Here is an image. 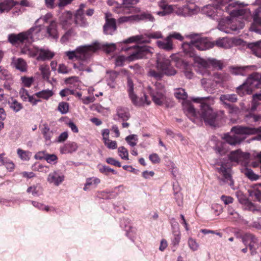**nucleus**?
<instances>
[{
	"label": "nucleus",
	"instance_id": "1",
	"mask_svg": "<svg viewBox=\"0 0 261 261\" xmlns=\"http://www.w3.org/2000/svg\"><path fill=\"white\" fill-rule=\"evenodd\" d=\"M213 2L215 4V6L211 4L205 6L202 9L203 13L214 19L216 16H221L222 11H225L230 15L220 21L218 29L220 31L229 34L231 31H237L243 28V22H239L237 26L234 23L240 21L239 16L250 13L249 10L243 9L247 6V4L232 0H213Z\"/></svg>",
	"mask_w": 261,
	"mask_h": 261
},
{
	"label": "nucleus",
	"instance_id": "2",
	"mask_svg": "<svg viewBox=\"0 0 261 261\" xmlns=\"http://www.w3.org/2000/svg\"><path fill=\"white\" fill-rule=\"evenodd\" d=\"M174 95L177 99L184 100L182 102L184 111L193 122L198 123L199 121L203 120L206 123L210 125H214L217 115L213 109L206 103V102L214 103V99L213 97H198L192 98V100L194 102L201 104V112L200 113H197L191 102L186 100L188 94L184 89L177 88L175 89Z\"/></svg>",
	"mask_w": 261,
	"mask_h": 261
},
{
	"label": "nucleus",
	"instance_id": "3",
	"mask_svg": "<svg viewBox=\"0 0 261 261\" xmlns=\"http://www.w3.org/2000/svg\"><path fill=\"white\" fill-rule=\"evenodd\" d=\"M258 133H261V126L257 128L240 125L233 126L229 133L225 134L222 137L225 142H218L215 147V150L219 155H225L229 150L227 143L235 146L245 139V135H253Z\"/></svg>",
	"mask_w": 261,
	"mask_h": 261
},
{
	"label": "nucleus",
	"instance_id": "4",
	"mask_svg": "<svg viewBox=\"0 0 261 261\" xmlns=\"http://www.w3.org/2000/svg\"><path fill=\"white\" fill-rule=\"evenodd\" d=\"M40 26L33 27L28 31L20 33L18 34H10L8 40L13 45L22 43L21 53L30 57H34L38 55V47L32 44L35 39H42L43 34H40Z\"/></svg>",
	"mask_w": 261,
	"mask_h": 261
},
{
	"label": "nucleus",
	"instance_id": "5",
	"mask_svg": "<svg viewBox=\"0 0 261 261\" xmlns=\"http://www.w3.org/2000/svg\"><path fill=\"white\" fill-rule=\"evenodd\" d=\"M100 47L96 44L83 45L77 47L75 50L66 51L64 54L69 60H77L76 63L73 64L74 69L77 72H91L92 69L90 57L92 54L96 51Z\"/></svg>",
	"mask_w": 261,
	"mask_h": 261
},
{
	"label": "nucleus",
	"instance_id": "6",
	"mask_svg": "<svg viewBox=\"0 0 261 261\" xmlns=\"http://www.w3.org/2000/svg\"><path fill=\"white\" fill-rule=\"evenodd\" d=\"M191 41L190 42H184L182 45L184 52L189 56L195 55L194 47L198 50H204L214 46L215 43L206 38L201 37L200 35L195 34L187 36Z\"/></svg>",
	"mask_w": 261,
	"mask_h": 261
},
{
	"label": "nucleus",
	"instance_id": "7",
	"mask_svg": "<svg viewBox=\"0 0 261 261\" xmlns=\"http://www.w3.org/2000/svg\"><path fill=\"white\" fill-rule=\"evenodd\" d=\"M125 51H129V56L125 57L124 56H119L116 58L115 64L116 66H122L123 63L128 60L132 61L136 59L148 58L153 52V49L149 46H134L126 48L124 49Z\"/></svg>",
	"mask_w": 261,
	"mask_h": 261
},
{
	"label": "nucleus",
	"instance_id": "8",
	"mask_svg": "<svg viewBox=\"0 0 261 261\" xmlns=\"http://www.w3.org/2000/svg\"><path fill=\"white\" fill-rule=\"evenodd\" d=\"M156 62L157 71L153 69H150L148 72L149 76L156 80H160L163 77L164 74L168 76L174 75L176 74V70L170 66L169 60L166 58L164 55H157Z\"/></svg>",
	"mask_w": 261,
	"mask_h": 261
},
{
	"label": "nucleus",
	"instance_id": "9",
	"mask_svg": "<svg viewBox=\"0 0 261 261\" xmlns=\"http://www.w3.org/2000/svg\"><path fill=\"white\" fill-rule=\"evenodd\" d=\"M190 57L193 58L194 66L197 68V72L203 75H209L210 72L208 69L211 67L218 68L219 69H222L223 68L222 63L215 59H204L196 55Z\"/></svg>",
	"mask_w": 261,
	"mask_h": 261
},
{
	"label": "nucleus",
	"instance_id": "10",
	"mask_svg": "<svg viewBox=\"0 0 261 261\" xmlns=\"http://www.w3.org/2000/svg\"><path fill=\"white\" fill-rule=\"evenodd\" d=\"M256 88H261V74L254 73L248 77L245 83L237 88V92L243 96L251 94Z\"/></svg>",
	"mask_w": 261,
	"mask_h": 261
},
{
	"label": "nucleus",
	"instance_id": "11",
	"mask_svg": "<svg viewBox=\"0 0 261 261\" xmlns=\"http://www.w3.org/2000/svg\"><path fill=\"white\" fill-rule=\"evenodd\" d=\"M147 91L155 105L161 106L166 102L165 88L161 83L156 82L152 87L148 86Z\"/></svg>",
	"mask_w": 261,
	"mask_h": 261
},
{
	"label": "nucleus",
	"instance_id": "12",
	"mask_svg": "<svg viewBox=\"0 0 261 261\" xmlns=\"http://www.w3.org/2000/svg\"><path fill=\"white\" fill-rule=\"evenodd\" d=\"M127 91L129 97L134 105L138 106L149 105L150 101L147 98L146 95L143 98H139L134 91V84L132 80L128 77L127 79Z\"/></svg>",
	"mask_w": 261,
	"mask_h": 261
},
{
	"label": "nucleus",
	"instance_id": "13",
	"mask_svg": "<svg viewBox=\"0 0 261 261\" xmlns=\"http://www.w3.org/2000/svg\"><path fill=\"white\" fill-rule=\"evenodd\" d=\"M107 3L110 6H113L114 11L118 14H129L140 11L139 8L133 7L132 5H124L123 3V5H121L113 0H108Z\"/></svg>",
	"mask_w": 261,
	"mask_h": 261
},
{
	"label": "nucleus",
	"instance_id": "14",
	"mask_svg": "<svg viewBox=\"0 0 261 261\" xmlns=\"http://www.w3.org/2000/svg\"><path fill=\"white\" fill-rule=\"evenodd\" d=\"M231 165L229 162L225 160H220L216 164V169L225 180L231 179Z\"/></svg>",
	"mask_w": 261,
	"mask_h": 261
},
{
	"label": "nucleus",
	"instance_id": "15",
	"mask_svg": "<svg viewBox=\"0 0 261 261\" xmlns=\"http://www.w3.org/2000/svg\"><path fill=\"white\" fill-rule=\"evenodd\" d=\"M238 199L244 210L251 212L254 214L261 215V205L252 202L243 196L238 197Z\"/></svg>",
	"mask_w": 261,
	"mask_h": 261
},
{
	"label": "nucleus",
	"instance_id": "16",
	"mask_svg": "<svg viewBox=\"0 0 261 261\" xmlns=\"http://www.w3.org/2000/svg\"><path fill=\"white\" fill-rule=\"evenodd\" d=\"M65 179L64 173L59 170H54L50 172L47 177V181L50 184L55 186L60 185Z\"/></svg>",
	"mask_w": 261,
	"mask_h": 261
},
{
	"label": "nucleus",
	"instance_id": "17",
	"mask_svg": "<svg viewBox=\"0 0 261 261\" xmlns=\"http://www.w3.org/2000/svg\"><path fill=\"white\" fill-rule=\"evenodd\" d=\"M228 158L231 162L245 164L249 158V154L243 152L241 150L238 149L231 151L229 154Z\"/></svg>",
	"mask_w": 261,
	"mask_h": 261
},
{
	"label": "nucleus",
	"instance_id": "18",
	"mask_svg": "<svg viewBox=\"0 0 261 261\" xmlns=\"http://www.w3.org/2000/svg\"><path fill=\"white\" fill-rule=\"evenodd\" d=\"M106 23L103 26V31L106 34L111 35L116 30V20L112 17L111 14L106 13Z\"/></svg>",
	"mask_w": 261,
	"mask_h": 261
},
{
	"label": "nucleus",
	"instance_id": "19",
	"mask_svg": "<svg viewBox=\"0 0 261 261\" xmlns=\"http://www.w3.org/2000/svg\"><path fill=\"white\" fill-rule=\"evenodd\" d=\"M86 5L85 4H81L75 15V23L82 27H86L88 24L86 19L84 17V9Z\"/></svg>",
	"mask_w": 261,
	"mask_h": 261
},
{
	"label": "nucleus",
	"instance_id": "20",
	"mask_svg": "<svg viewBox=\"0 0 261 261\" xmlns=\"http://www.w3.org/2000/svg\"><path fill=\"white\" fill-rule=\"evenodd\" d=\"M171 58L173 61H174L176 62V65L177 67H180L179 66V64L181 63V66H182L184 68V72L185 74V76L189 79H191L194 75V73L192 72L191 70L189 68V64L185 62L182 61H181L178 55L177 54H173L171 56Z\"/></svg>",
	"mask_w": 261,
	"mask_h": 261
},
{
	"label": "nucleus",
	"instance_id": "21",
	"mask_svg": "<svg viewBox=\"0 0 261 261\" xmlns=\"http://www.w3.org/2000/svg\"><path fill=\"white\" fill-rule=\"evenodd\" d=\"M46 34L45 36L46 37L54 39H58L59 37V32L57 29V23L55 20H51L48 25L45 29Z\"/></svg>",
	"mask_w": 261,
	"mask_h": 261
},
{
	"label": "nucleus",
	"instance_id": "22",
	"mask_svg": "<svg viewBox=\"0 0 261 261\" xmlns=\"http://www.w3.org/2000/svg\"><path fill=\"white\" fill-rule=\"evenodd\" d=\"M248 192L254 200L261 202V183L251 186Z\"/></svg>",
	"mask_w": 261,
	"mask_h": 261
},
{
	"label": "nucleus",
	"instance_id": "23",
	"mask_svg": "<svg viewBox=\"0 0 261 261\" xmlns=\"http://www.w3.org/2000/svg\"><path fill=\"white\" fill-rule=\"evenodd\" d=\"M220 101L224 107H230V103L236 102L238 100L237 96L234 94H222L220 96Z\"/></svg>",
	"mask_w": 261,
	"mask_h": 261
},
{
	"label": "nucleus",
	"instance_id": "24",
	"mask_svg": "<svg viewBox=\"0 0 261 261\" xmlns=\"http://www.w3.org/2000/svg\"><path fill=\"white\" fill-rule=\"evenodd\" d=\"M72 14L69 12H66L62 15L60 18V23L64 30L68 29L72 23Z\"/></svg>",
	"mask_w": 261,
	"mask_h": 261
},
{
	"label": "nucleus",
	"instance_id": "25",
	"mask_svg": "<svg viewBox=\"0 0 261 261\" xmlns=\"http://www.w3.org/2000/svg\"><path fill=\"white\" fill-rule=\"evenodd\" d=\"M37 59L38 60H46L51 59L55 56V53L47 48H38Z\"/></svg>",
	"mask_w": 261,
	"mask_h": 261
},
{
	"label": "nucleus",
	"instance_id": "26",
	"mask_svg": "<svg viewBox=\"0 0 261 261\" xmlns=\"http://www.w3.org/2000/svg\"><path fill=\"white\" fill-rule=\"evenodd\" d=\"M17 2L13 0H3L0 2V13L9 12L14 6L18 5Z\"/></svg>",
	"mask_w": 261,
	"mask_h": 261
},
{
	"label": "nucleus",
	"instance_id": "27",
	"mask_svg": "<svg viewBox=\"0 0 261 261\" xmlns=\"http://www.w3.org/2000/svg\"><path fill=\"white\" fill-rule=\"evenodd\" d=\"M100 182V180L98 177H91L87 178L84 185L83 190L85 191H87L91 189L95 188Z\"/></svg>",
	"mask_w": 261,
	"mask_h": 261
},
{
	"label": "nucleus",
	"instance_id": "28",
	"mask_svg": "<svg viewBox=\"0 0 261 261\" xmlns=\"http://www.w3.org/2000/svg\"><path fill=\"white\" fill-rule=\"evenodd\" d=\"M156 44L160 48L167 51H170L173 48L172 41L170 39L168 36L163 40L158 41Z\"/></svg>",
	"mask_w": 261,
	"mask_h": 261
},
{
	"label": "nucleus",
	"instance_id": "29",
	"mask_svg": "<svg viewBox=\"0 0 261 261\" xmlns=\"http://www.w3.org/2000/svg\"><path fill=\"white\" fill-rule=\"evenodd\" d=\"M41 133L45 140V144L50 145L51 143V139L53 136V132L50 129V128L46 123H44L42 125Z\"/></svg>",
	"mask_w": 261,
	"mask_h": 261
},
{
	"label": "nucleus",
	"instance_id": "30",
	"mask_svg": "<svg viewBox=\"0 0 261 261\" xmlns=\"http://www.w3.org/2000/svg\"><path fill=\"white\" fill-rule=\"evenodd\" d=\"M247 47L255 56L261 58V40L248 43Z\"/></svg>",
	"mask_w": 261,
	"mask_h": 261
},
{
	"label": "nucleus",
	"instance_id": "31",
	"mask_svg": "<svg viewBox=\"0 0 261 261\" xmlns=\"http://www.w3.org/2000/svg\"><path fill=\"white\" fill-rule=\"evenodd\" d=\"M78 148L77 144L75 142H70L64 144L60 147V151L62 154L70 153L75 151Z\"/></svg>",
	"mask_w": 261,
	"mask_h": 261
},
{
	"label": "nucleus",
	"instance_id": "32",
	"mask_svg": "<svg viewBox=\"0 0 261 261\" xmlns=\"http://www.w3.org/2000/svg\"><path fill=\"white\" fill-rule=\"evenodd\" d=\"M12 64L14 67L21 72L26 71L27 70V63L22 58H13Z\"/></svg>",
	"mask_w": 261,
	"mask_h": 261
},
{
	"label": "nucleus",
	"instance_id": "33",
	"mask_svg": "<svg viewBox=\"0 0 261 261\" xmlns=\"http://www.w3.org/2000/svg\"><path fill=\"white\" fill-rule=\"evenodd\" d=\"M219 47L228 49L231 47V38L223 37L218 38L214 43Z\"/></svg>",
	"mask_w": 261,
	"mask_h": 261
},
{
	"label": "nucleus",
	"instance_id": "34",
	"mask_svg": "<svg viewBox=\"0 0 261 261\" xmlns=\"http://www.w3.org/2000/svg\"><path fill=\"white\" fill-rule=\"evenodd\" d=\"M117 72L114 71H107L106 79L107 85L111 88L115 87V81L117 76Z\"/></svg>",
	"mask_w": 261,
	"mask_h": 261
},
{
	"label": "nucleus",
	"instance_id": "35",
	"mask_svg": "<svg viewBox=\"0 0 261 261\" xmlns=\"http://www.w3.org/2000/svg\"><path fill=\"white\" fill-rule=\"evenodd\" d=\"M230 79L229 75L226 73H216L213 75V80L216 84H223Z\"/></svg>",
	"mask_w": 261,
	"mask_h": 261
},
{
	"label": "nucleus",
	"instance_id": "36",
	"mask_svg": "<svg viewBox=\"0 0 261 261\" xmlns=\"http://www.w3.org/2000/svg\"><path fill=\"white\" fill-rule=\"evenodd\" d=\"M54 94L52 90L44 89L35 93L34 96L44 100H48Z\"/></svg>",
	"mask_w": 261,
	"mask_h": 261
},
{
	"label": "nucleus",
	"instance_id": "37",
	"mask_svg": "<svg viewBox=\"0 0 261 261\" xmlns=\"http://www.w3.org/2000/svg\"><path fill=\"white\" fill-rule=\"evenodd\" d=\"M52 18V14L51 13H48L46 14L45 15L41 16L40 18H39L35 22V25L34 27L36 26H40L41 28V31L40 32V34H42V23H47L48 21H50V19Z\"/></svg>",
	"mask_w": 261,
	"mask_h": 261
},
{
	"label": "nucleus",
	"instance_id": "38",
	"mask_svg": "<svg viewBox=\"0 0 261 261\" xmlns=\"http://www.w3.org/2000/svg\"><path fill=\"white\" fill-rule=\"evenodd\" d=\"M117 115L123 120H127L129 118L128 109L122 107H118L117 108Z\"/></svg>",
	"mask_w": 261,
	"mask_h": 261
},
{
	"label": "nucleus",
	"instance_id": "39",
	"mask_svg": "<svg viewBox=\"0 0 261 261\" xmlns=\"http://www.w3.org/2000/svg\"><path fill=\"white\" fill-rule=\"evenodd\" d=\"M187 245L190 250L193 252L197 251L200 248V245L197 240L190 237L187 240Z\"/></svg>",
	"mask_w": 261,
	"mask_h": 261
},
{
	"label": "nucleus",
	"instance_id": "40",
	"mask_svg": "<svg viewBox=\"0 0 261 261\" xmlns=\"http://www.w3.org/2000/svg\"><path fill=\"white\" fill-rule=\"evenodd\" d=\"M42 191V187L39 184L33 185L29 187L27 190L28 193H31L34 196H39Z\"/></svg>",
	"mask_w": 261,
	"mask_h": 261
},
{
	"label": "nucleus",
	"instance_id": "41",
	"mask_svg": "<svg viewBox=\"0 0 261 261\" xmlns=\"http://www.w3.org/2000/svg\"><path fill=\"white\" fill-rule=\"evenodd\" d=\"M137 20H146L150 22H154L155 18L149 12H143L140 14H137Z\"/></svg>",
	"mask_w": 261,
	"mask_h": 261
},
{
	"label": "nucleus",
	"instance_id": "42",
	"mask_svg": "<svg viewBox=\"0 0 261 261\" xmlns=\"http://www.w3.org/2000/svg\"><path fill=\"white\" fill-rule=\"evenodd\" d=\"M252 67L253 66L233 67L230 68V72L234 75H244L246 74V70Z\"/></svg>",
	"mask_w": 261,
	"mask_h": 261
},
{
	"label": "nucleus",
	"instance_id": "43",
	"mask_svg": "<svg viewBox=\"0 0 261 261\" xmlns=\"http://www.w3.org/2000/svg\"><path fill=\"white\" fill-rule=\"evenodd\" d=\"M8 103L11 109H12L15 112H18L22 109V106L21 103L19 102L16 99L13 97L10 98Z\"/></svg>",
	"mask_w": 261,
	"mask_h": 261
},
{
	"label": "nucleus",
	"instance_id": "44",
	"mask_svg": "<svg viewBox=\"0 0 261 261\" xmlns=\"http://www.w3.org/2000/svg\"><path fill=\"white\" fill-rule=\"evenodd\" d=\"M39 69L41 72L42 79L44 80L48 81L50 74L49 67L47 65L43 64L39 66Z\"/></svg>",
	"mask_w": 261,
	"mask_h": 261
},
{
	"label": "nucleus",
	"instance_id": "45",
	"mask_svg": "<svg viewBox=\"0 0 261 261\" xmlns=\"http://www.w3.org/2000/svg\"><path fill=\"white\" fill-rule=\"evenodd\" d=\"M32 204L36 208H38L41 211H45L46 212H51L54 211L55 208L53 207L49 206L48 205H46L42 203L39 202L38 201H32Z\"/></svg>",
	"mask_w": 261,
	"mask_h": 261
},
{
	"label": "nucleus",
	"instance_id": "46",
	"mask_svg": "<svg viewBox=\"0 0 261 261\" xmlns=\"http://www.w3.org/2000/svg\"><path fill=\"white\" fill-rule=\"evenodd\" d=\"M93 44H98L100 47L97 49H102L107 53H110L114 51L116 49V45L114 43L111 44H101L98 42H95Z\"/></svg>",
	"mask_w": 261,
	"mask_h": 261
},
{
	"label": "nucleus",
	"instance_id": "47",
	"mask_svg": "<svg viewBox=\"0 0 261 261\" xmlns=\"http://www.w3.org/2000/svg\"><path fill=\"white\" fill-rule=\"evenodd\" d=\"M17 153L19 158L23 161H29L32 156L31 152L23 150L20 148L17 149Z\"/></svg>",
	"mask_w": 261,
	"mask_h": 261
},
{
	"label": "nucleus",
	"instance_id": "48",
	"mask_svg": "<svg viewBox=\"0 0 261 261\" xmlns=\"http://www.w3.org/2000/svg\"><path fill=\"white\" fill-rule=\"evenodd\" d=\"M227 212L229 218L232 219L233 221H238L240 220L242 218L240 214L230 206L228 207Z\"/></svg>",
	"mask_w": 261,
	"mask_h": 261
},
{
	"label": "nucleus",
	"instance_id": "49",
	"mask_svg": "<svg viewBox=\"0 0 261 261\" xmlns=\"http://www.w3.org/2000/svg\"><path fill=\"white\" fill-rule=\"evenodd\" d=\"M189 11L188 9V4L182 7H179L177 5L175 14L180 16L189 17Z\"/></svg>",
	"mask_w": 261,
	"mask_h": 261
},
{
	"label": "nucleus",
	"instance_id": "50",
	"mask_svg": "<svg viewBox=\"0 0 261 261\" xmlns=\"http://www.w3.org/2000/svg\"><path fill=\"white\" fill-rule=\"evenodd\" d=\"M75 35V33L72 29H69L62 36L60 41L62 43H65L69 41Z\"/></svg>",
	"mask_w": 261,
	"mask_h": 261
},
{
	"label": "nucleus",
	"instance_id": "51",
	"mask_svg": "<svg viewBox=\"0 0 261 261\" xmlns=\"http://www.w3.org/2000/svg\"><path fill=\"white\" fill-rule=\"evenodd\" d=\"M135 42L139 43H148L149 41L147 40L143 39L142 36L141 35L132 36L123 41V42L125 43H132Z\"/></svg>",
	"mask_w": 261,
	"mask_h": 261
},
{
	"label": "nucleus",
	"instance_id": "52",
	"mask_svg": "<svg viewBox=\"0 0 261 261\" xmlns=\"http://www.w3.org/2000/svg\"><path fill=\"white\" fill-rule=\"evenodd\" d=\"M202 86L207 91H210L211 89H214L216 86L215 84L212 83L211 80L207 79H202L201 81Z\"/></svg>",
	"mask_w": 261,
	"mask_h": 261
},
{
	"label": "nucleus",
	"instance_id": "53",
	"mask_svg": "<svg viewBox=\"0 0 261 261\" xmlns=\"http://www.w3.org/2000/svg\"><path fill=\"white\" fill-rule=\"evenodd\" d=\"M250 29L252 31L261 34V19H255Z\"/></svg>",
	"mask_w": 261,
	"mask_h": 261
},
{
	"label": "nucleus",
	"instance_id": "54",
	"mask_svg": "<svg viewBox=\"0 0 261 261\" xmlns=\"http://www.w3.org/2000/svg\"><path fill=\"white\" fill-rule=\"evenodd\" d=\"M177 229L174 230L173 231V237L172 238V243L174 245H177L180 242L181 236L180 232L178 227V224H177Z\"/></svg>",
	"mask_w": 261,
	"mask_h": 261
},
{
	"label": "nucleus",
	"instance_id": "55",
	"mask_svg": "<svg viewBox=\"0 0 261 261\" xmlns=\"http://www.w3.org/2000/svg\"><path fill=\"white\" fill-rule=\"evenodd\" d=\"M125 140L131 147H134L137 144L138 136L136 135H130L125 138Z\"/></svg>",
	"mask_w": 261,
	"mask_h": 261
},
{
	"label": "nucleus",
	"instance_id": "56",
	"mask_svg": "<svg viewBox=\"0 0 261 261\" xmlns=\"http://www.w3.org/2000/svg\"><path fill=\"white\" fill-rule=\"evenodd\" d=\"M188 9L189 11V17L197 14L200 11V9L193 3L188 4Z\"/></svg>",
	"mask_w": 261,
	"mask_h": 261
},
{
	"label": "nucleus",
	"instance_id": "57",
	"mask_svg": "<svg viewBox=\"0 0 261 261\" xmlns=\"http://www.w3.org/2000/svg\"><path fill=\"white\" fill-rule=\"evenodd\" d=\"M125 231L127 236L131 240L134 241L136 236L137 229L135 227H134L132 226H131L130 227L126 229Z\"/></svg>",
	"mask_w": 261,
	"mask_h": 261
},
{
	"label": "nucleus",
	"instance_id": "58",
	"mask_svg": "<svg viewBox=\"0 0 261 261\" xmlns=\"http://www.w3.org/2000/svg\"><path fill=\"white\" fill-rule=\"evenodd\" d=\"M119 155L120 158L125 160H128V152L126 148L123 146L119 147L118 149Z\"/></svg>",
	"mask_w": 261,
	"mask_h": 261
},
{
	"label": "nucleus",
	"instance_id": "59",
	"mask_svg": "<svg viewBox=\"0 0 261 261\" xmlns=\"http://www.w3.org/2000/svg\"><path fill=\"white\" fill-rule=\"evenodd\" d=\"M118 21L120 23H123L126 22H133L135 21H137V16L136 15H134L129 16H122L119 18Z\"/></svg>",
	"mask_w": 261,
	"mask_h": 261
},
{
	"label": "nucleus",
	"instance_id": "60",
	"mask_svg": "<svg viewBox=\"0 0 261 261\" xmlns=\"http://www.w3.org/2000/svg\"><path fill=\"white\" fill-rule=\"evenodd\" d=\"M259 100H261V93L256 94L253 96L251 111H254L257 106L259 105Z\"/></svg>",
	"mask_w": 261,
	"mask_h": 261
},
{
	"label": "nucleus",
	"instance_id": "61",
	"mask_svg": "<svg viewBox=\"0 0 261 261\" xmlns=\"http://www.w3.org/2000/svg\"><path fill=\"white\" fill-rule=\"evenodd\" d=\"M120 226L125 230L132 226L130 220L127 218H121L120 221Z\"/></svg>",
	"mask_w": 261,
	"mask_h": 261
},
{
	"label": "nucleus",
	"instance_id": "62",
	"mask_svg": "<svg viewBox=\"0 0 261 261\" xmlns=\"http://www.w3.org/2000/svg\"><path fill=\"white\" fill-rule=\"evenodd\" d=\"M58 110L62 114H65L69 111V105L66 102H61L59 103Z\"/></svg>",
	"mask_w": 261,
	"mask_h": 261
},
{
	"label": "nucleus",
	"instance_id": "63",
	"mask_svg": "<svg viewBox=\"0 0 261 261\" xmlns=\"http://www.w3.org/2000/svg\"><path fill=\"white\" fill-rule=\"evenodd\" d=\"M103 143L107 148L110 149H115L117 147V144L115 141H112L110 139H106L105 140Z\"/></svg>",
	"mask_w": 261,
	"mask_h": 261
},
{
	"label": "nucleus",
	"instance_id": "64",
	"mask_svg": "<svg viewBox=\"0 0 261 261\" xmlns=\"http://www.w3.org/2000/svg\"><path fill=\"white\" fill-rule=\"evenodd\" d=\"M245 175L252 180H256L259 178V176L255 174L251 170L246 169L245 171Z\"/></svg>",
	"mask_w": 261,
	"mask_h": 261
}]
</instances>
